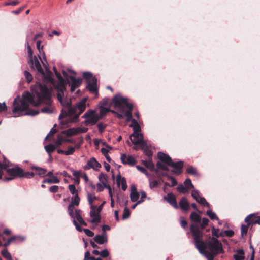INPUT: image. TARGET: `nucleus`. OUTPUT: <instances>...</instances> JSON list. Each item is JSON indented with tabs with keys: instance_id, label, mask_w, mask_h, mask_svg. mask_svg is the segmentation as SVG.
I'll use <instances>...</instances> for the list:
<instances>
[{
	"instance_id": "nucleus-1",
	"label": "nucleus",
	"mask_w": 260,
	"mask_h": 260,
	"mask_svg": "<svg viewBox=\"0 0 260 260\" xmlns=\"http://www.w3.org/2000/svg\"><path fill=\"white\" fill-rule=\"evenodd\" d=\"M35 94L37 98L36 102L34 100L35 95L29 92H25L22 95V99L19 96L16 98L13 102L12 113L15 117L20 116L22 115L36 116L39 113L38 110H31L23 114L22 112L27 110L30 104L35 106H38L42 103L47 105L41 110V112L50 114L53 112V108L50 106L52 100L51 98V93L49 89L46 86L40 84L37 85L35 90Z\"/></svg>"
},
{
	"instance_id": "nucleus-2",
	"label": "nucleus",
	"mask_w": 260,
	"mask_h": 260,
	"mask_svg": "<svg viewBox=\"0 0 260 260\" xmlns=\"http://www.w3.org/2000/svg\"><path fill=\"white\" fill-rule=\"evenodd\" d=\"M65 85L61 84L57 85L56 87L58 91L57 94L58 100L63 107L59 116V119L67 118V120L71 122H75L78 121L80 115L85 110L87 98H84L75 106H71V100L64 96V91L66 90Z\"/></svg>"
},
{
	"instance_id": "nucleus-3",
	"label": "nucleus",
	"mask_w": 260,
	"mask_h": 260,
	"mask_svg": "<svg viewBox=\"0 0 260 260\" xmlns=\"http://www.w3.org/2000/svg\"><path fill=\"white\" fill-rule=\"evenodd\" d=\"M190 229L194 240L196 248L199 250L200 253L204 255L208 260H213L214 256L216 254H214L210 251L209 252L205 251L206 244L201 239L203 237V233L200 230L199 226L196 224H191L190 226Z\"/></svg>"
},
{
	"instance_id": "nucleus-4",
	"label": "nucleus",
	"mask_w": 260,
	"mask_h": 260,
	"mask_svg": "<svg viewBox=\"0 0 260 260\" xmlns=\"http://www.w3.org/2000/svg\"><path fill=\"white\" fill-rule=\"evenodd\" d=\"M157 156L160 160V162H162L169 166L173 168V172L176 174H180L181 172V169L183 165L182 161L178 162H173L172 158L168 155L162 152L158 153Z\"/></svg>"
},
{
	"instance_id": "nucleus-5",
	"label": "nucleus",
	"mask_w": 260,
	"mask_h": 260,
	"mask_svg": "<svg viewBox=\"0 0 260 260\" xmlns=\"http://www.w3.org/2000/svg\"><path fill=\"white\" fill-rule=\"evenodd\" d=\"M68 210L70 216L73 218V223L77 230L80 232L82 231V228L80 225L86 226L87 224L80 215L81 211L76 210L75 214H74V206L71 204L69 205Z\"/></svg>"
},
{
	"instance_id": "nucleus-6",
	"label": "nucleus",
	"mask_w": 260,
	"mask_h": 260,
	"mask_svg": "<svg viewBox=\"0 0 260 260\" xmlns=\"http://www.w3.org/2000/svg\"><path fill=\"white\" fill-rule=\"evenodd\" d=\"M83 76L86 80V88L90 92L95 94V98L98 97V92L96 78L89 72H84Z\"/></svg>"
},
{
	"instance_id": "nucleus-7",
	"label": "nucleus",
	"mask_w": 260,
	"mask_h": 260,
	"mask_svg": "<svg viewBox=\"0 0 260 260\" xmlns=\"http://www.w3.org/2000/svg\"><path fill=\"white\" fill-rule=\"evenodd\" d=\"M82 118H85L84 122L86 126L94 125L100 119V116L96 110L89 109L82 116Z\"/></svg>"
},
{
	"instance_id": "nucleus-8",
	"label": "nucleus",
	"mask_w": 260,
	"mask_h": 260,
	"mask_svg": "<svg viewBox=\"0 0 260 260\" xmlns=\"http://www.w3.org/2000/svg\"><path fill=\"white\" fill-rule=\"evenodd\" d=\"M206 244V248L214 254H218L223 251L222 244L218 240L215 238L210 239Z\"/></svg>"
},
{
	"instance_id": "nucleus-9",
	"label": "nucleus",
	"mask_w": 260,
	"mask_h": 260,
	"mask_svg": "<svg viewBox=\"0 0 260 260\" xmlns=\"http://www.w3.org/2000/svg\"><path fill=\"white\" fill-rule=\"evenodd\" d=\"M113 102L116 109H128L133 106L132 104L128 102L126 98L122 96L120 94H118L113 97Z\"/></svg>"
},
{
	"instance_id": "nucleus-10",
	"label": "nucleus",
	"mask_w": 260,
	"mask_h": 260,
	"mask_svg": "<svg viewBox=\"0 0 260 260\" xmlns=\"http://www.w3.org/2000/svg\"><path fill=\"white\" fill-rule=\"evenodd\" d=\"M40 74L42 76L43 84H41L40 83H37L35 87H31L32 91H34L35 93L36 86L39 84H40L43 86H46L48 89L50 90L51 91L52 90V88L48 87L47 84H49L51 86H55V87H56L57 85H55L54 81L52 78V73L51 71L46 70L45 73L44 72L43 74Z\"/></svg>"
},
{
	"instance_id": "nucleus-11",
	"label": "nucleus",
	"mask_w": 260,
	"mask_h": 260,
	"mask_svg": "<svg viewBox=\"0 0 260 260\" xmlns=\"http://www.w3.org/2000/svg\"><path fill=\"white\" fill-rule=\"evenodd\" d=\"M7 172L9 176L4 178L3 180L5 181H11L16 177H22L23 175L22 169L17 167L7 169Z\"/></svg>"
},
{
	"instance_id": "nucleus-12",
	"label": "nucleus",
	"mask_w": 260,
	"mask_h": 260,
	"mask_svg": "<svg viewBox=\"0 0 260 260\" xmlns=\"http://www.w3.org/2000/svg\"><path fill=\"white\" fill-rule=\"evenodd\" d=\"M130 139L134 144L139 145L142 149H144L146 147V143L143 140V136L141 133H133L130 136Z\"/></svg>"
},
{
	"instance_id": "nucleus-13",
	"label": "nucleus",
	"mask_w": 260,
	"mask_h": 260,
	"mask_svg": "<svg viewBox=\"0 0 260 260\" xmlns=\"http://www.w3.org/2000/svg\"><path fill=\"white\" fill-rule=\"evenodd\" d=\"M62 72L66 78L69 77L70 79L71 82H69V84L71 86V92L74 91L76 88L80 86L82 81L80 78L76 79L72 76H68L67 72L64 70L62 71Z\"/></svg>"
},
{
	"instance_id": "nucleus-14",
	"label": "nucleus",
	"mask_w": 260,
	"mask_h": 260,
	"mask_svg": "<svg viewBox=\"0 0 260 260\" xmlns=\"http://www.w3.org/2000/svg\"><path fill=\"white\" fill-rule=\"evenodd\" d=\"M28 63L32 69L37 70L40 74L44 73L40 61L36 56H34L32 58L28 59Z\"/></svg>"
},
{
	"instance_id": "nucleus-15",
	"label": "nucleus",
	"mask_w": 260,
	"mask_h": 260,
	"mask_svg": "<svg viewBox=\"0 0 260 260\" xmlns=\"http://www.w3.org/2000/svg\"><path fill=\"white\" fill-rule=\"evenodd\" d=\"M101 167V164L94 157H92L87 161L86 165L84 167V169L85 170L92 169L95 171H98Z\"/></svg>"
},
{
	"instance_id": "nucleus-16",
	"label": "nucleus",
	"mask_w": 260,
	"mask_h": 260,
	"mask_svg": "<svg viewBox=\"0 0 260 260\" xmlns=\"http://www.w3.org/2000/svg\"><path fill=\"white\" fill-rule=\"evenodd\" d=\"M91 210L90 211L91 219L89 221L91 223H98L100 221V216L99 213L96 211V206H91Z\"/></svg>"
},
{
	"instance_id": "nucleus-17",
	"label": "nucleus",
	"mask_w": 260,
	"mask_h": 260,
	"mask_svg": "<svg viewBox=\"0 0 260 260\" xmlns=\"http://www.w3.org/2000/svg\"><path fill=\"white\" fill-rule=\"evenodd\" d=\"M164 199L174 208L177 209L178 208L176 197L173 193H169L167 196H165L164 197Z\"/></svg>"
},
{
	"instance_id": "nucleus-18",
	"label": "nucleus",
	"mask_w": 260,
	"mask_h": 260,
	"mask_svg": "<svg viewBox=\"0 0 260 260\" xmlns=\"http://www.w3.org/2000/svg\"><path fill=\"white\" fill-rule=\"evenodd\" d=\"M245 222L248 225L260 224V216L256 218L255 214H249L245 218Z\"/></svg>"
},
{
	"instance_id": "nucleus-19",
	"label": "nucleus",
	"mask_w": 260,
	"mask_h": 260,
	"mask_svg": "<svg viewBox=\"0 0 260 260\" xmlns=\"http://www.w3.org/2000/svg\"><path fill=\"white\" fill-rule=\"evenodd\" d=\"M121 160L123 164H127L131 166L134 165L136 162L135 158L132 155H127L125 154L121 155Z\"/></svg>"
},
{
	"instance_id": "nucleus-20",
	"label": "nucleus",
	"mask_w": 260,
	"mask_h": 260,
	"mask_svg": "<svg viewBox=\"0 0 260 260\" xmlns=\"http://www.w3.org/2000/svg\"><path fill=\"white\" fill-rule=\"evenodd\" d=\"M95 242L99 244H103L107 242V237L106 232H103L101 235H97L94 238Z\"/></svg>"
},
{
	"instance_id": "nucleus-21",
	"label": "nucleus",
	"mask_w": 260,
	"mask_h": 260,
	"mask_svg": "<svg viewBox=\"0 0 260 260\" xmlns=\"http://www.w3.org/2000/svg\"><path fill=\"white\" fill-rule=\"evenodd\" d=\"M140 197V193L137 191V188L134 186L131 187L130 199L133 202H137Z\"/></svg>"
},
{
	"instance_id": "nucleus-22",
	"label": "nucleus",
	"mask_w": 260,
	"mask_h": 260,
	"mask_svg": "<svg viewBox=\"0 0 260 260\" xmlns=\"http://www.w3.org/2000/svg\"><path fill=\"white\" fill-rule=\"evenodd\" d=\"M117 184L118 187L121 185V187L123 190H125L127 188V184L125 179L122 177L120 175H118L116 177Z\"/></svg>"
},
{
	"instance_id": "nucleus-23",
	"label": "nucleus",
	"mask_w": 260,
	"mask_h": 260,
	"mask_svg": "<svg viewBox=\"0 0 260 260\" xmlns=\"http://www.w3.org/2000/svg\"><path fill=\"white\" fill-rule=\"evenodd\" d=\"M179 206L181 209L183 210H187L189 208V204L185 198H181L179 202Z\"/></svg>"
},
{
	"instance_id": "nucleus-24",
	"label": "nucleus",
	"mask_w": 260,
	"mask_h": 260,
	"mask_svg": "<svg viewBox=\"0 0 260 260\" xmlns=\"http://www.w3.org/2000/svg\"><path fill=\"white\" fill-rule=\"evenodd\" d=\"M53 71L59 81L57 85H60L61 84L66 85L65 80L63 79L60 74L57 72L55 67H53Z\"/></svg>"
},
{
	"instance_id": "nucleus-25",
	"label": "nucleus",
	"mask_w": 260,
	"mask_h": 260,
	"mask_svg": "<svg viewBox=\"0 0 260 260\" xmlns=\"http://www.w3.org/2000/svg\"><path fill=\"white\" fill-rule=\"evenodd\" d=\"M129 126L133 128L134 133H138L141 129L139 123L135 119L132 120V123Z\"/></svg>"
},
{
	"instance_id": "nucleus-26",
	"label": "nucleus",
	"mask_w": 260,
	"mask_h": 260,
	"mask_svg": "<svg viewBox=\"0 0 260 260\" xmlns=\"http://www.w3.org/2000/svg\"><path fill=\"white\" fill-rule=\"evenodd\" d=\"M56 146L53 144H49L45 146V149L48 154L50 158H51V153L55 150Z\"/></svg>"
},
{
	"instance_id": "nucleus-27",
	"label": "nucleus",
	"mask_w": 260,
	"mask_h": 260,
	"mask_svg": "<svg viewBox=\"0 0 260 260\" xmlns=\"http://www.w3.org/2000/svg\"><path fill=\"white\" fill-rule=\"evenodd\" d=\"M59 182V180L55 176L50 177V178H48L43 180V183H48L49 184L52 183H58Z\"/></svg>"
},
{
	"instance_id": "nucleus-28",
	"label": "nucleus",
	"mask_w": 260,
	"mask_h": 260,
	"mask_svg": "<svg viewBox=\"0 0 260 260\" xmlns=\"http://www.w3.org/2000/svg\"><path fill=\"white\" fill-rule=\"evenodd\" d=\"M143 164L145 165L147 168L150 169V170H154L155 169L154 164L153 163L151 160L148 159L143 161Z\"/></svg>"
},
{
	"instance_id": "nucleus-29",
	"label": "nucleus",
	"mask_w": 260,
	"mask_h": 260,
	"mask_svg": "<svg viewBox=\"0 0 260 260\" xmlns=\"http://www.w3.org/2000/svg\"><path fill=\"white\" fill-rule=\"evenodd\" d=\"M244 253L243 250H238L237 253L234 255L235 260H242L244 258Z\"/></svg>"
},
{
	"instance_id": "nucleus-30",
	"label": "nucleus",
	"mask_w": 260,
	"mask_h": 260,
	"mask_svg": "<svg viewBox=\"0 0 260 260\" xmlns=\"http://www.w3.org/2000/svg\"><path fill=\"white\" fill-rule=\"evenodd\" d=\"M190 218L191 221L198 223L201 220V217L196 212H192L190 215Z\"/></svg>"
},
{
	"instance_id": "nucleus-31",
	"label": "nucleus",
	"mask_w": 260,
	"mask_h": 260,
	"mask_svg": "<svg viewBox=\"0 0 260 260\" xmlns=\"http://www.w3.org/2000/svg\"><path fill=\"white\" fill-rule=\"evenodd\" d=\"M1 254L6 260H12V257L10 253L7 249H5L1 251Z\"/></svg>"
},
{
	"instance_id": "nucleus-32",
	"label": "nucleus",
	"mask_w": 260,
	"mask_h": 260,
	"mask_svg": "<svg viewBox=\"0 0 260 260\" xmlns=\"http://www.w3.org/2000/svg\"><path fill=\"white\" fill-rule=\"evenodd\" d=\"M118 110L117 112H116L114 111H112V112L114 113H116L117 117L120 119L123 118L125 116V112L126 111V109H117Z\"/></svg>"
},
{
	"instance_id": "nucleus-33",
	"label": "nucleus",
	"mask_w": 260,
	"mask_h": 260,
	"mask_svg": "<svg viewBox=\"0 0 260 260\" xmlns=\"http://www.w3.org/2000/svg\"><path fill=\"white\" fill-rule=\"evenodd\" d=\"M80 202V198L78 194H75L72 197L71 205L78 206Z\"/></svg>"
},
{
	"instance_id": "nucleus-34",
	"label": "nucleus",
	"mask_w": 260,
	"mask_h": 260,
	"mask_svg": "<svg viewBox=\"0 0 260 260\" xmlns=\"http://www.w3.org/2000/svg\"><path fill=\"white\" fill-rule=\"evenodd\" d=\"M100 111L99 114V116H100V119L105 116L107 113L109 111V109L108 107H102L99 108Z\"/></svg>"
},
{
	"instance_id": "nucleus-35",
	"label": "nucleus",
	"mask_w": 260,
	"mask_h": 260,
	"mask_svg": "<svg viewBox=\"0 0 260 260\" xmlns=\"http://www.w3.org/2000/svg\"><path fill=\"white\" fill-rule=\"evenodd\" d=\"M133 110V106L128 108L125 112V116L126 117V121H131L132 119V111Z\"/></svg>"
},
{
	"instance_id": "nucleus-36",
	"label": "nucleus",
	"mask_w": 260,
	"mask_h": 260,
	"mask_svg": "<svg viewBox=\"0 0 260 260\" xmlns=\"http://www.w3.org/2000/svg\"><path fill=\"white\" fill-rule=\"evenodd\" d=\"M178 192L181 193H186L189 191V190L184 185L182 184H179L177 187Z\"/></svg>"
},
{
	"instance_id": "nucleus-37",
	"label": "nucleus",
	"mask_w": 260,
	"mask_h": 260,
	"mask_svg": "<svg viewBox=\"0 0 260 260\" xmlns=\"http://www.w3.org/2000/svg\"><path fill=\"white\" fill-rule=\"evenodd\" d=\"M32 169L38 171V174L39 175L45 176V174L47 172V170L46 169L39 167H32Z\"/></svg>"
},
{
	"instance_id": "nucleus-38",
	"label": "nucleus",
	"mask_w": 260,
	"mask_h": 260,
	"mask_svg": "<svg viewBox=\"0 0 260 260\" xmlns=\"http://www.w3.org/2000/svg\"><path fill=\"white\" fill-rule=\"evenodd\" d=\"M98 178L100 181V183L103 184L105 186L107 185V176L103 173H101L99 175Z\"/></svg>"
},
{
	"instance_id": "nucleus-39",
	"label": "nucleus",
	"mask_w": 260,
	"mask_h": 260,
	"mask_svg": "<svg viewBox=\"0 0 260 260\" xmlns=\"http://www.w3.org/2000/svg\"><path fill=\"white\" fill-rule=\"evenodd\" d=\"M207 215L212 219L219 220L218 217L217 216L215 212H213L211 210H208L207 211Z\"/></svg>"
},
{
	"instance_id": "nucleus-40",
	"label": "nucleus",
	"mask_w": 260,
	"mask_h": 260,
	"mask_svg": "<svg viewBox=\"0 0 260 260\" xmlns=\"http://www.w3.org/2000/svg\"><path fill=\"white\" fill-rule=\"evenodd\" d=\"M184 186L187 188V189L189 190L190 189L193 188L194 186L192 184L191 181L190 179H186L184 182Z\"/></svg>"
},
{
	"instance_id": "nucleus-41",
	"label": "nucleus",
	"mask_w": 260,
	"mask_h": 260,
	"mask_svg": "<svg viewBox=\"0 0 260 260\" xmlns=\"http://www.w3.org/2000/svg\"><path fill=\"white\" fill-rule=\"evenodd\" d=\"M157 167L158 169H161L165 171L169 170L167 165L164 162L158 161L156 164Z\"/></svg>"
},
{
	"instance_id": "nucleus-42",
	"label": "nucleus",
	"mask_w": 260,
	"mask_h": 260,
	"mask_svg": "<svg viewBox=\"0 0 260 260\" xmlns=\"http://www.w3.org/2000/svg\"><path fill=\"white\" fill-rule=\"evenodd\" d=\"M197 202L203 206H206L208 208L210 207L209 204L207 202V201L204 197H201V198H200L198 201Z\"/></svg>"
},
{
	"instance_id": "nucleus-43",
	"label": "nucleus",
	"mask_w": 260,
	"mask_h": 260,
	"mask_svg": "<svg viewBox=\"0 0 260 260\" xmlns=\"http://www.w3.org/2000/svg\"><path fill=\"white\" fill-rule=\"evenodd\" d=\"M130 210L127 207H125L124 209L122 214V219L123 220L126 219L129 217Z\"/></svg>"
},
{
	"instance_id": "nucleus-44",
	"label": "nucleus",
	"mask_w": 260,
	"mask_h": 260,
	"mask_svg": "<svg viewBox=\"0 0 260 260\" xmlns=\"http://www.w3.org/2000/svg\"><path fill=\"white\" fill-rule=\"evenodd\" d=\"M249 225H248V224H247V225H244V224H242L241 225V235H242V237L246 235V234L247 233V231H248V226Z\"/></svg>"
},
{
	"instance_id": "nucleus-45",
	"label": "nucleus",
	"mask_w": 260,
	"mask_h": 260,
	"mask_svg": "<svg viewBox=\"0 0 260 260\" xmlns=\"http://www.w3.org/2000/svg\"><path fill=\"white\" fill-rule=\"evenodd\" d=\"M26 45H27V52L28 55L29 59L32 58L34 56H33V51L31 49L30 45H29L28 41L27 39L26 40Z\"/></svg>"
},
{
	"instance_id": "nucleus-46",
	"label": "nucleus",
	"mask_w": 260,
	"mask_h": 260,
	"mask_svg": "<svg viewBox=\"0 0 260 260\" xmlns=\"http://www.w3.org/2000/svg\"><path fill=\"white\" fill-rule=\"evenodd\" d=\"M24 75L27 81L29 83L33 79L32 75L27 71H25L24 72Z\"/></svg>"
},
{
	"instance_id": "nucleus-47",
	"label": "nucleus",
	"mask_w": 260,
	"mask_h": 260,
	"mask_svg": "<svg viewBox=\"0 0 260 260\" xmlns=\"http://www.w3.org/2000/svg\"><path fill=\"white\" fill-rule=\"evenodd\" d=\"M41 41H40V40L37 41V44H36L37 45V48L38 51H39V52L40 53H41V52H42L43 55L44 56V58L45 59H46L45 54L43 50V46H41Z\"/></svg>"
},
{
	"instance_id": "nucleus-48",
	"label": "nucleus",
	"mask_w": 260,
	"mask_h": 260,
	"mask_svg": "<svg viewBox=\"0 0 260 260\" xmlns=\"http://www.w3.org/2000/svg\"><path fill=\"white\" fill-rule=\"evenodd\" d=\"M108 103V99L107 98H105L103 99L99 103V108H102V107H106V106H107Z\"/></svg>"
},
{
	"instance_id": "nucleus-49",
	"label": "nucleus",
	"mask_w": 260,
	"mask_h": 260,
	"mask_svg": "<svg viewBox=\"0 0 260 260\" xmlns=\"http://www.w3.org/2000/svg\"><path fill=\"white\" fill-rule=\"evenodd\" d=\"M191 196L193 198V199L196 201H198L200 198L201 197L199 194V192L198 191L196 190H193L191 192Z\"/></svg>"
},
{
	"instance_id": "nucleus-50",
	"label": "nucleus",
	"mask_w": 260,
	"mask_h": 260,
	"mask_svg": "<svg viewBox=\"0 0 260 260\" xmlns=\"http://www.w3.org/2000/svg\"><path fill=\"white\" fill-rule=\"evenodd\" d=\"M73 175L78 180V182L80 180V178L81 176L80 171H76L75 170H72Z\"/></svg>"
},
{
	"instance_id": "nucleus-51",
	"label": "nucleus",
	"mask_w": 260,
	"mask_h": 260,
	"mask_svg": "<svg viewBox=\"0 0 260 260\" xmlns=\"http://www.w3.org/2000/svg\"><path fill=\"white\" fill-rule=\"evenodd\" d=\"M75 151V147L70 146L68 150L65 151V155H72Z\"/></svg>"
},
{
	"instance_id": "nucleus-52",
	"label": "nucleus",
	"mask_w": 260,
	"mask_h": 260,
	"mask_svg": "<svg viewBox=\"0 0 260 260\" xmlns=\"http://www.w3.org/2000/svg\"><path fill=\"white\" fill-rule=\"evenodd\" d=\"M186 172H187V173H188L189 174H191V175H196L197 174V172L196 169L192 166L189 167L187 169Z\"/></svg>"
},
{
	"instance_id": "nucleus-53",
	"label": "nucleus",
	"mask_w": 260,
	"mask_h": 260,
	"mask_svg": "<svg viewBox=\"0 0 260 260\" xmlns=\"http://www.w3.org/2000/svg\"><path fill=\"white\" fill-rule=\"evenodd\" d=\"M136 168L141 172L142 173H144L146 175V176L148 177H149V174L148 173L147 170L143 167H141L140 166H137Z\"/></svg>"
},
{
	"instance_id": "nucleus-54",
	"label": "nucleus",
	"mask_w": 260,
	"mask_h": 260,
	"mask_svg": "<svg viewBox=\"0 0 260 260\" xmlns=\"http://www.w3.org/2000/svg\"><path fill=\"white\" fill-rule=\"evenodd\" d=\"M22 177H24L27 178H32L35 174L32 172H23V171L22 170Z\"/></svg>"
},
{
	"instance_id": "nucleus-55",
	"label": "nucleus",
	"mask_w": 260,
	"mask_h": 260,
	"mask_svg": "<svg viewBox=\"0 0 260 260\" xmlns=\"http://www.w3.org/2000/svg\"><path fill=\"white\" fill-rule=\"evenodd\" d=\"M69 189L71 193L73 194L74 196L75 194H77L76 193L77 192V189H76V187L73 184H70L69 185Z\"/></svg>"
},
{
	"instance_id": "nucleus-56",
	"label": "nucleus",
	"mask_w": 260,
	"mask_h": 260,
	"mask_svg": "<svg viewBox=\"0 0 260 260\" xmlns=\"http://www.w3.org/2000/svg\"><path fill=\"white\" fill-rule=\"evenodd\" d=\"M158 185V181L157 180H149V187L150 188H154Z\"/></svg>"
},
{
	"instance_id": "nucleus-57",
	"label": "nucleus",
	"mask_w": 260,
	"mask_h": 260,
	"mask_svg": "<svg viewBox=\"0 0 260 260\" xmlns=\"http://www.w3.org/2000/svg\"><path fill=\"white\" fill-rule=\"evenodd\" d=\"M209 220L207 218H203L202 219V223L200 225V227L202 229H203L206 225H207L208 223Z\"/></svg>"
},
{
	"instance_id": "nucleus-58",
	"label": "nucleus",
	"mask_w": 260,
	"mask_h": 260,
	"mask_svg": "<svg viewBox=\"0 0 260 260\" xmlns=\"http://www.w3.org/2000/svg\"><path fill=\"white\" fill-rule=\"evenodd\" d=\"M100 255L102 257H106L109 255V253L107 249H104L100 252Z\"/></svg>"
},
{
	"instance_id": "nucleus-59",
	"label": "nucleus",
	"mask_w": 260,
	"mask_h": 260,
	"mask_svg": "<svg viewBox=\"0 0 260 260\" xmlns=\"http://www.w3.org/2000/svg\"><path fill=\"white\" fill-rule=\"evenodd\" d=\"M84 233L85 234L88 236V237H93L94 236V233L91 231V230L88 229H84Z\"/></svg>"
},
{
	"instance_id": "nucleus-60",
	"label": "nucleus",
	"mask_w": 260,
	"mask_h": 260,
	"mask_svg": "<svg viewBox=\"0 0 260 260\" xmlns=\"http://www.w3.org/2000/svg\"><path fill=\"white\" fill-rule=\"evenodd\" d=\"M67 134L70 136L76 135L77 134L76 133L75 128H70L67 131Z\"/></svg>"
},
{
	"instance_id": "nucleus-61",
	"label": "nucleus",
	"mask_w": 260,
	"mask_h": 260,
	"mask_svg": "<svg viewBox=\"0 0 260 260\" xmlns=\"http://www.w3.org/2000/svg\"><path fill=\"white\" fill-rule=\"evenodd\" d=\"M144 153L148 156H151L152 155V152L148 148L147 145H146V147H145L144 149H142Z\"/></svg>"
},
{
	"instance_id": "nucleus-62",
	"label": "nucleus",
	"mask_w": 260,
	"mask_h": 260,
	"mask_svg": "<svg viewBox=\"0 0 260 260\" xmlns=\"http://www.w3.org/2000/svg\"><path fill=\"white\" fill-rule=\"evenodd\" d=\"M88 201L90 205H92L93 200H94L96 197L95 196H93L91 194H88L87 196Z\"/></svg>"
},
{
	"instance_id": "nucleus-63",
	"label": "nucleus",
	"mask_w": 260,
	"mask_h": 260,
	"mask_svg": "<svg viewBox=\"0 0 260 260\" xmlns=\"http://www.w3.org/2000/svg\"><path fill=\"white\" fill-rule=\"evenodd\" d=\"M98 127L99 132L102 133L104 131L105 128H106V125L103 124L102 123H99L98 124Z\"/></svg>"
},
{
	"instance_id": "nucleus-64",
	"label": "nucleus",
	"mask_w": 260,
	"mask_h": 260,
	"mask_svg": "<svg viewBox=\"0 0 260 260\" xmlns=\"http://www.w3.org/2000/svg\"><path fill=\"white\" fill-rule=\"evenodd\" d=\"M105 188V186L103 184L101 183H98L97 184V191L101 192L103 191Z\"/></svg>"
}]
</instances>
